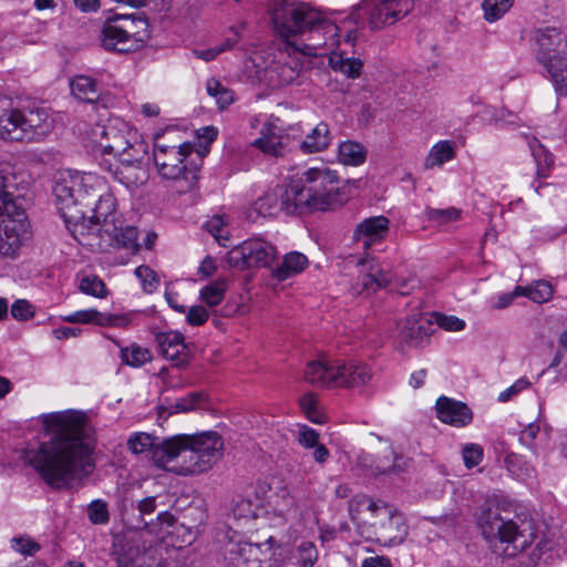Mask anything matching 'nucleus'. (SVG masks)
<instances>
[{"label": "nucleus", "mask_w": 567, "mask_h": 567, "mask_svg": "<svg viewBox=\"0 0 567 567\" xmlns=\"http://www.w3.org/2000/svg\"><path fill=\"white\" fill-rule=\"evenodd\" d=\"M38 436L39 447H28L25 458L50 486L65 487L93 472L92 427H41Z\"/></svg>", "instance_id": "obj_1"}, {"label": "nucleus", "mask_w": 567, "mask_h": 567, "mask_svg": "<svg viewBox=\"0 0 567 567\" xmlns=\"http://www.w3.org/2000/svg\"><path fill=\"white\" fill-rule=\"evenodd\" d=\"M224 452V439L216 431L178 434L164 440L154 453V464L178 476L200 475L213 470Z\"/></svg>", "instance_id": "obj_2"}, {"label": "nucleus", "mask_w": 567, "mask_h": 567, "mask_svg": "<svg viewBox=\"0 0 567 567\" xmlns=\"http://www.w3.org/2000/svg\"><path fill=\"white\" fill-rule=\"evenodd\" d=\"M123 224L116 212V199L106 186L87 209L86 218L70 228V233L79 244L95 252L125 248L135 254L140 249L137 229Z\"/></svg>", "instance_id": "obj_3"}, {"label": "nucleus", "mask_w": 567, "mask_h": 567, "mask_svg": "<svg viewBox=\"0 0 567 567\" xmlns=\"http://www.w3.org/2000/svg\"><path fill=\"white\" fill-rule=\"evenodd\" d=\"M300 182L287 186L281 194V207L286 214L324 212L341 205L339 179L334 172L326 167L309 168Z\"/></svg>", "instance_id": "obj_4"}, {"label": "nucleus", "mask_w": 567, "mask_h": 567, "mask_svg": "<svg viewBox=\"0 0 567 567\" xmlns=\"http://www.w3.org/2000/svg\"><path fill=\"white\" fill-rule=\"evenodd\" d=\"M106 183L93 173H60L53 186L55 205L66 228L86 218L87 209L103 194Z\"/></svg>", "instance_id": "obj_5"}, {"label": "nucleus", "mask_w": 567, "mask_h": 567, "mask_svg": "<svg viewBox=\"0 0 567 567\" xmlns=\"http://www.w3.org/2000/svg\"><path fill=\"white\" fill-rule=\"evenodd\" d=\"M51 131L49 113L39 106L18 107L0 95V138L10 142H40Z\"/></svg>", "instance_id": "obj_6"}, {"label": "nucleus", "mask_w": 567, "mask_h": 567, "mask_svg": "<svg viewBox=\"0 0 567 567\" xmlns=\"http://www.w3.org/2000/svg\"><path fill=\"white\" fill-rule=\"evenodd\" d=\"M537 536L534 519L516 503L498 496V555L512 558Z\"/></svg>", "instance_id": "obj_7"}, {"label": "nucleus", "mask_w": 567, "mask_h": 567, "mask_svg": "<svg viewBox=\"0 0 567 567\" xmlns=\"http://www.w3.org/2000/svg\"><path fill=\"white\" fill-rule=\"evenodd\" d=\"M192 153L189 144L162 145L154 144L153 158L159 176L172 181L179 194L188 193L197 187L198 167L186 163Z\"/></svg>", "instance_id": "obj_8"}, {"label": "nucleus", "mask_w": 567, "mask_h": 567, "mask_svg": "<svg viewBox=\"0 0 567 567\" xmlns=\"http://www.w3.org/2000/svg\"><path fill=\"white\" fill-rule=\"evenodd\" d=\"M148 38V21L134 14H115L109 18L100 35L105 50L118 53L138 50Z\"/></svg>", "instance_id": "obj_9"}, {"label": "nucleus", "mask_w": 567, "mask_h": 567, "mask_svg": "<svg viewBox=\"0 0 567 567\" xmlns=\"http://www.w3.org/2000/svg\"><path fill=\"white\" fill-rule=\"evenodd\" d=\"M320 19V11L299 0H276L271 8L274 30L282 44L298 40L309 25Z\"/></svg>", "instance_id": "obj_10"}, {"label": "nucleus", "mask_w": 567, "mask_h": 567, "mask_svg": "<svg viewBox=\"0 0 567 567\" xmlns=\"http://www.w3.org/2000/svg\"><path fill=\"white\" fill-rule=\"evenodd\" d=\"M100 136L99 146L104 154L124 157V161H138L146 153V145L138 141L137 132L121 118H111L94 131Z\"/></svg>", "instance_id": "obj_11"}, {"label": "nucleus", "mask_w": 567, "mask_h": 567, "mask_svg": "<svg viewBox=\"0 0 567 567\" xmlns=\"http://www.w3.org/2000/svg\"><path fill=\"white\" fill-rule=\"evenodd\" d=\"M375 514L363 536L388 547L403 544L409 535V525L404 515L385 503L379 505Z\"/></svg>", "instance_id": "obj_12"}, {"label": "nucleus", "mask_w": 567, "mask_h": 567, "mask_svg": "<svg viewBox=\"0 0 567 567\" xmlns=\"http://www.w3.org/2000/svg\"><path fill=\"white\" fill-rule=\"evenodd\" d=\"M339 43V28L321 13L320 21L309 25L298 40L288 42L289 52H299L302 56H322Z\"/></svg>", "instance_id": "obj_13"}, {"label": "nucleus", "mask_w": 567, "mask_h": 567, "mask_svg": "<svg viewBox=\"0 0 567 567\" xmlns=\"http://www.w3.org/2000/svg\"><path fill=\"white\" fill-rule=\"evenodd\" d=\"M27 214L17 203L0 212V255L13 258L29 239Z\"/></svg>", "instance_id": "obj_14"}, {"label": "nucleus", "mask_w": 567, "mask_h": 567, "mask_svg": "<svg viewBox=\"0 0 567 567\" xmlns=\"http://www.w3.org/2000/svg\"><path fill=\"white\" fill-rule=\"evenodd\" d=\"M277 257L276 247L260 237L249 238L231 248L227 264L238 270L269 267Z\"/></svg>", "instance_id": "obj_15"}, {"label": "nucleus", "mask_w": 567, "mask_h": 567, "mask_svg": "<svg viewBox=\"0 0 567 567\" xmlns=\"http://www.w3.org/2000/svg\"><path fill=\"white\" fill-rule=\"evenodd\" d=\"M415 0H362L358 10L367 17L371 30L391 25L406 17Z\"/></svg>", "instance_id": "obj_16"}, {"label": "nucleus", "mask_w": 567, "mask_h": 567, "mask_svg": "<svg viewBox=\"0 0 567 567\" xmlns=\"http://www.w3.org/2000/svg\"><path fill=\"white\" fill-rule=\"evenodd\" d=\"M228 558L235 567H277L272 538L262 544H231Z\"/></svg>", "instance_id": "obj_17"}, {"label": "nucleus", "mask_w": 567, "mask_h": 567, "mask_svg": "<svg viewBox=\"0 0 567 567\" xmlns=\"http://www.w3.org/2000/svg\"><path fill=\"white\" fill-rule=\"evenodd\" d=\"M312 501L305 492L284 487L276 494L274 511L291 525L302 523L310 515Z\"/></svg>", "instance_id": "obj_18"}, {"label": "nucleus", "mask_w": 567, "mask_h": 567, "mask_svg": "<svg viewBox=\"0 0 567 567\" xmlns=\"http://www.w3.org/2000/svg\"><path fill=\"white\" fill-rule=\"evenodd\" d=\"M398 347L401 351L423 347L433 332V321L427 316L415 313L398 324Z\"/></svg>", "instance_id": "obj_19"}, {"label": "nucleus", "mask_w": 567, "mask_h": 567, "mask_svg": "<svg viewBox=\"0 0 567 567\" xmlns=\"http://www.w3.org/2000/svg\"><path fill=\"white\" fill-rule=\"evenodd\" d=\"M537 58L544 65L567 59V35L557 28H539L534 32Z\"/></svg>", "instance_id": "obj_20"}, {"label": "nucleus", "mask_w": 567, "mask_h": 567, "mask_svg": "<svg viewBox=\"0 0 567 567\" xmlns=\"http://www.w3.org/2000/svg\"><path fill=\"white\" fill-rule=\"evenodd\" d=\"M299 52H289L286 44L279 51V56L266 70L270 84L280 87L292 84L300 75L303 60Z\"/></svg>", "instance_id": "obj_21"}, {"label": "nucleus", "mask_w": 567, "mask_h": 567, "mask_svg": "<svg viewBox=\"0 0 567 567\" xmlns=\"http://www.w3.org/2000/svg\"><path fill=\"white\" fill-rule=\"evenodd\" d=\"M293 144L290 135L271 122L261 127L259 137L251 143L264 155L275 158L284 157L293 147Z\"/></svg>", "instance_id": "obj_22"}, {"label": "nucleus", "mask_w": 567, "mask_h": 567, "mask_svg": "<svg viewBox=\"0 0 567 567\" xmlns=\"http://www.w3.org/2000/svg\"><path fill=\"white\" fill-rule=\"evenodd\" d=\"M409 458L390 449L389 453L375 461L367 453H360L357 456L355 464L367 474L379 476L388 474H398L408 467Z\"/></svg>", "instance_id": "obj_23"}, {"label": "nucleus", "mask_w": 567, "mask_h": 567, "mask_svg": "<svg viewBox=\"0 0 567 567\" xmlns=\"http://www.w3.org/2000/svg\"><path fill=\"white\" fill-rule=\"evenodd\" d=\"M390 230V220L383 215L369 217L359 223L354 230L352 239L361 245L364 250L381 243Z\"/></svg>", "instance_id": "obj_24"}, {"label": "nucleus", "mask_w": 567, "mask_h": 567, "mask_svg": "<svg viewBox=\"0 0 567 567\" xmlns=\"http://www.w3.org/2000/svg\"><path fill=\"white\" fill-rule=\"evenodd\" d=\"M435 414L439 421L450 425H467L473 421L472 409L463 401L445 395L437 398Z\"/></svg>", "instance_id": "obj_25"}, {"label": "nucleus", "mask_w": 567, "mask_h": 567, "mask_svg": "<svg viewBox=\"0 0 567 567\" xmlns=\"http://www.w3.org/2000/svg\"><path fill=\"white\" fill-rule=\"evenodd\" d=\"M383 502H374L367 495H355L349 501L348 512L350 519L355 525L358 532L363 536L371 522L375 517L379 505Z\"/></svg>", "instance_id": "obj_26"}, {"label": "nucleus", "mask_w": 567, "mask_h": 567, "mask_svg": "<svg viewBox=\"0 0 567 567\" xmlns=\"http://www.w3.org/2000/svg\"><path fill=\"white\" fill-rule=\"evenodd\" d=\"M305 380L317 386H337L340 378L339 362L317 360L307 364L303 372Z\"/></svg>", "instance_id": "obj_27"}, {"label": "nucleus", "mask_w": 567, "mask_h": 567, "mask_svg": "<svg viewBox=\"0 0 567 567\" xmlns=\"http://www.w3.org/2000/svg\"><path fill=\"white\" fill-rule=\"evenodd\" d=\"M64 321L82 324L94 323L101 327H126L130 324V318L125 315L104 313L97 311L96 309L75 311L64 317Z\"/></svg>", "instance_id": "obj_28"}, {"label": "nucleus", "mask_w": 567, "mask_h": 567, "mask_svg": "<svg viewBox=\"0 0 567 567\" xmlns=\"http://www.w3.org/2000/svg\"><path fill=\"white\" fill-rule=\"evenodd\" d=\"M143 156L138 157V161H124V156L118 157L120 166L113 172L114 178L125 186L128 190H134L138 186L143 185L147 181V173L142 167ZM127 157V155H125Z\"/></svg>", "instance_id": "obj_29"}, {"label": "nucleus", "mask_w": 567, "mask_h": 567, "mask_svg": "<svg viewBox=\"0 0 567 567\" xmlns=\"http://www.w3.org/2000/svg\"><path fill=\"white\" fill-rule=\"evenodd\" d=\"M156 342L162 355L172 361L175 365H181L186 362V346L184 336L181 332H158L156 334Z\"/></svg>", "instance_id": "obj_30"}, {"label": "nucleus", "mask_w": 567, "mask_h": 567, "mask_svg": "<svg viewBox=\"0 0 567 567\" xmlns=\"http://www.w3.org/2000/svg\"><path fill=\"white\" fill-rule=\"evenodd\" d=\"M474 518L476 528L493 549L496 539V534L494 532V524L496 520L495 502L488 499L482 506L477 507Z\"/></svg>", "instance_id": "obj_31"}, {"label": "nucleus", "mask_w": 567, "mask_h": 567, "mask_svg": "<svg viewBox=\"0 0 567 567\" xmlns=\"http://www.w3.org/2000/svg\"><path fill=\"white\" fill-rule=\"evenodd\" d=\"M340 378H338L337 386H361L367 384L372 373L370 368L363 363L351 362L348 364H341L339 362Z\"/></svg>", "instance_id": "obj_32"}, {"label": "nucleus", "mask_w": 567, "mask_h": 567, "mask_svg": "<svg viewBox=\"0 0 567 567\" xmlns=\"http://www.w3.org/2000/svg\"><path fill=\"white\" fill-rule=\"evenodd\" d=\"M40 425H86L91 423V413L80 410L45 413L38 417Z\"/></svg>", "instance_id": "obj_33"}, {"label": "nucleus", "mask_w": 567, "mask_h": 567, "mask_svg": "<svg viewBox=\"0 0 567 567\" xmlns=\"http://www.w3.org/2000/svg\"><path fill=\"white\" fill-rule=\"evenodd\" d=\"M330 141L331 137L328 124L320 122L300 143V150L305 154L322 152L329 146Z\"/></svg>", "instance_id": "obj_34"}, {"label": "nucleus", "mask_w": 567, "mask_h": 567, "mask_svg": "<svg viewBox=\"0 0 567 567\" xmlns=\"http://www.w3.org/2000/svg\"><path fill=\"white\" fill-rule=\"evenodd\" d=\"M455 156V143L449 140L440 141L430 148L424 161V168L433 169L434 167H442Z\"/></svg>", "instance_id": "obj_35"}, {"label": "nucleus", "mask_w": 567, "mask_h": 567, "mask_svg": "<svg viewBox=\"0 0 567 567\" xmlns=\"http://www.w3.org/2000/svg\"><path fill=\"white\" fill-rule=\"evenodd\" d=\"M70 86L72 94L82 102L94 103L100 97L97 83L91 76L76 75L72 79Z\"/></svg>", "instance_id": "obj_36"}, {"label": "nucleus", "mask_w": 567, "mask_h": 567, "mask_svg": "<svg viewBox=\"0 0 567 567\" xmlns=\"http://www.w3.org/2000/svg\"><path fill=\"white\" fill-rule=\"evenodd\" d=\"M391 282L389 274L381 269L364 274L358 279V282L351 288L352 296H360L365 290H377L385 288Z\"/></svg>", "instance_id": "obj_37"}, {"label": "nucleus", "mask_w": 567, "mask_h": 567, "mask_svg": "<svg viewBox=\"0 0 567 567\" xmlns=\"http://www.w3.org/2000/svg\"><path fill=\"white\" fill-rule=\"evenodd\" d=\"M308 266V258L298 251L285 256L282 264L276 268L275 277L278 280H286L289 277L301 272Z\"/></svg>", "instance_id": "obj_38"}, {"label": "nucleus", "mask_w": 567, "mask_h": 567, "mask_svg": "<svg viewBox=\"0 0 567 567\" xmlns=\"http://www.w3.org/2000/svg\"><path fill=\"white\" fill-rule=\"evenodd\" d=\"M330 68L349 79H358L361 75L363 62L358 58H346L343 54L332 53L329 58Z\"/></svg>", "instance_id": "obj_39"}, {"label": "nucleus", "mask_w": 567, "mask_h": 567, "mask_svg": "<svg viewBox=\"0 0 567 567\" xmlns=\"http://www.w3.org/2000/svg\"><path fill=\"white\" fill-rule=\"evenodd\" d=\"M163 444L164 440L158 442L157 437L145 432H136L128 440V446L133 453L141 454L144 452H151V457L153 462L155 451L159 449Z\"/></svg>", "instance_id": "obj_40"}, {"label": "nucleus", "mask_w": 567, "mask_h": 567, "mask_svg": "<svg viewBox=\"0 0 567 567\" xmlns=\"http://www.w3.org/2000/svg\"><path fill=\"white\" fill-rule=\"evenodd\" d=\"M120 358L124 364L140 368L152 360V354L147 348L132 343L121 348Z\"/></svg>", "instance_id": "obj_41"}, {"label": "nucleus", "mask_w": 567, "mask_h": 567, "mask_svg": "<svg viewBox=\"0 0 567 567\" xmlns=\"http://www.w3.org/2000/svg\"><path fill=\"white\" fill-rule=\"evenodd\" d=\"M515 295L525 296L536 303H544L550 300L553 287L546 280H538L532 286L516 287Z\"/></svg>", "instance_id": "obj_42"}, {"label": "nucleus", "mask_w": 567, "mask_h": 567, "mask_svg": "<svg viewBox=\"0 0 567 567\" xmlns=\"http://www.w3.org/2000/svg\"><path fill=\"white\" fill-rule=\"evenodd\" d=\"M281 194H277L276 192L266 193L264 196L257 198L252 205L254 212L257 216H274L278 210L285 209L281 207Z\"/></svg>", "instance_id": "obj_43"}, {"label": "nucleus", "mask_w": 567, "mask_h": 567, "mask_svg": "<svg viewBox=\"0 0 567 567\" xmlns=\"http://www.w3.org/2000/svg\"><path fill=\"white\" fill-rule=\"evenodd\" d=\"M367 152L360 143L357 142H343L339 146V159L346 165L358 166L364 163Z\"/></svg>", "instance_id": "obj_44"}, {"label": "nucleus", "mask_w": 567, "mask_h": 567, "mask_svg": "<svg viewBox=\"0 0 567 567\" xmlns=\"http://www.w3.org/2000/svg\"><path fill=\"white\" fill-rule=\"evenodd\" d=\"M528 146L537 166V175L545 177L554 163L551 153L535 137L528 141Z\"/></svg>", "instance_id": "obj_45"}, {"label": "nucleus", "mask_w": 567, "mask_h": 567, "mask_svg": "<svg viewBox=\"0 0 567 567\" xmlns=\"http://www.w3.org/2000/svg\"><path fill=\"white\" fill-rule=\"evenodd\" d=\"M550 75L558 95H567V59L544 65Z\"/></svg>", "instance_id": "obj_46"}, {"label": "nucleus", "mask_w": 567, "mask_h": 567, "mask_svg": "<svg viewBox=\"0 0 567 567\" xmlns=\"http://www.w3.org/2000/svg\"><path fill=\"white\" fill-rule=\"evenodd\" d=\"M300 408L310 422L317 424L329 422L327 414L322 411L317 398L312 393L301 396Z\"/></svg>", "instance_id": "obj_47"}, {"label": "nucleus", "mask_w": 567, "mask_h": 567, "mask_svg": "<svg viewBox=\"0 0 567 567\" xmlns=\"http://www.w3.org/2000/svg\"><path fill=\"white\" fill-rule=\"evenodd\" d=\"M295 558L299 567H313L318 560L316 545L308 540H301L296 548Z\"/></svg>", "instance_id": "obj_48"}, {"label": "nucleus", "mask_w": 567, "mask_h": 567, "mask_svg": "<svg viewBox=\"0 0 567 567\" xmlns=\"http://www.w3.org/2000/svg\"><path fill=\"white\" fill-rule=\"evenodd\" d=\"M225 291L224 281H214L200 289L199 297L208 307H215L224 300Z\"/></svg>", "instance_id": "obj_49"}, {"label": "nucleus", "mask_w": 567, "mask_h": 567, "mask_svg": "<svg viewBox=\"0 0 567 567\" xmlns=\"http://www.w3.org/2000/svg\"><path fill=\"white\" fill-rule=\"evenodd\" d=\"M206 400L204 392H190L172 405V413H185L200 408Z\"/></svg>", "instance_id": "obj_50"}, {"label": "nucleus", "mask_w": 567, "mask_h": 567, "mask_svg": "<svg viewBox=\"0 0 567 567\" xmlns=\"http://www.w3.org/2000/svg\"><path fill=\"white\" fill-rule=\"evenodd\" d=\"M79 289L85 293L96 298H105L107 296V288L102 279L95 275L85 276L82 278Z\"/></svg>", "instance_id": "obj_51"}, {"label": "nucleus", "mask_w": 567, "mask_h": 567, "mask_svg": "<svg viewBox=\"0 0 567 567\" xmlns=\"http://www.w3.org/2000/svg\"><path fill=\"white\" fill-rule=\"evenodd\" d=\"M237 42H238L237 37L228 38L219 45H216L214 48H209L206 50L194 49L192 51V53L197 59L209 62V61L215 60L223 52L233 49Z\"/></svg>", "instance_id": "obj_52"}, {"label": "nucleus", "mask_w": 567, "mask_h": 567, "mask_svg": "<svg viewBox=\"0 0 567 567\" xmlns=\"http://www.w3.org/2000/svg\"><path fill=\"white\" fill-rule=\"evenodd\" d=\"M425 215L430 221L437 225H445L451 221H455L461 217V210L455 207H449L444 209L440 208H427Z\"/></svg>", "instance_id": "obj_53"}, {"label": "nucleus", "mask_w": 567, "mask_h": 567, "mask_svg": "<svg viewBox=\"0 0 567 567\" xmlns=\"http://www.w3.org/2000/svg\"><path fill=\"white\" fill-rule=\"evenodd\" d=\"M87 517L94 525H104L110 520L107 503L103 499H94L87 506Z\"/></svg>", "instance_id": "obj_54"}, {"label": "nucleus", "mask_w": 567, "mask_h": 567, "mask_svg": "<svg viewBox=\"0 0 567 567\" xmlns=\"http://www.w3.org/2000/svg\"><path fill=\"white\" fill-rule=\"evenodd\" d=\"M433 323H436L440 328L446 331H461L465 328V321L456 316H447L441 312H432L429 316Z\"/></svg>", "instance_id": "obj_55"}, {"label": "nucleus", "mask_w": 567, "mask_h": 567, "mask_svg": "<svg viewBox=\"0 0 567 567\" xmlns=\"http://www.w3.org/2000/svg\"><path fill=\"white\" fill-rule=\"evenodd\" d=\"M505 468L511 476L517 480H524L529 475V466L516 454L508 455L505 458Z\"/></svg>", "instance_id": "obj_56"}, {"label": "nucleus", "mask_w": 567, "mask_h": 567, "mask_svg": "<svg viewBox=\"0 0 567 567\" xmlns=\"http://www.w3.org/2000/svg\"><path fill=\"white\" fill-rule=\"evenodd\" d=\"M136 277L142 281L143 290L147 293L154 292L158 287V279L154 270L142 265L135 269Z\"/></svg>", "instance_id": "obj_57"}, {"label": "nucleus", "mask_w": 567, "mask_h": 567, "mask_svg": "<svg viewBox=\"0 0 567 567\" xmlns=\"http://www.w3.org/2000/svg\"><path fill=\"white\" fill-rule=\"evenodd\" d=\"M9 175L8 167L0 165V212L6 209L9 203H16L11 193L8 190Z\"/></svg>", "instance_id": "obj_58"}, {"label": "nucleus", "mask_w": 567, "mask_h": 567, "mask_svg": "<svg viewBox=\"0 0 567 567\" xmlns=\"http://www.w3.org/2000/svg\"><path fill=\"white\" fill-rule=\"evenodd\" d=\"M463 461L467 468L478 465L483 458V449L478 444H467L462 451Z\"/></svg>", "instance_id": "obj_59"}, {"label": "nucleus", "mask_w": 567, "mask_h": 567, "mask_svg": "<svg viewBox=\"0 0 567 567\" xmlns=\"http://www.w3.org/2000/svg\"><path fill=\"white\" fill-rule=\"evenodd\" d=\"M225 225L226 223L221 216H214L205 223L206 230L223 246H225L224 241L228 240V237L223 235Z\"/></svg>", "instance_id": "obj_60"}, {"label": "nucleus", "mask_w": 567, "mask_h": 567, "mask_svg": "<svg viewBox=\"0 0 567 567\" xmlns=\"http://www.w3.org/2000/svg\"><path fill=\"white\" fill-rule=\"evenodd\" d=\"M530 386V382L527 378H520L516 380L509 388L498 394V401L508 402L519 392Z\"/></svg>", "instance_id": "obj_61"}, {"label": "nucleus", "mask_w": 567, "mask_h": 567, "mask_svg": "<svg viewBox=\"0 0 567 567\" xmlns=\"http://www.w3.org/2000/svg\"><path fill=\"white\" fill-rule=\"evenodd\" d=\"M156 497L155 496H147L143 499H140L136 502V505L134 508L138 512V518L141 522H144L145 525L148 523L145 520L146 516H150L154 514L156 511Z\"/></svg>", "instance_id": "obj_62"}, {"label": "nucleus", "mask_w": 567, "mask_h": 567, "mask_svg": "<svg viewBox=\"0 0 567 567\" xmlns=\"http://www.w3.org/2000/svg\"><path fill=\"white\" fill-rule=\"evenodd\" d=\"M11 315L14 319L24 321L33 317L31 305L23 299L17 300L11 306Z\"/></svg>", "instance_id": "obj_63"}, {"label": "nucleus", "mask_w": 567, "mask_h": 567, "mask_svg": "<svg viewBox=\"0 0 567 567\" xmlns=\"http://www.w3.org/2000/svg\"><path fill=\"white\" fill-rule=\"evenodd\" d=\"M208 312L203 306H193L188 309L186 321L190 326H202L208 320Z\"/></svg>", "instance_id": "obj_64"}]
</instances>
